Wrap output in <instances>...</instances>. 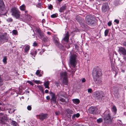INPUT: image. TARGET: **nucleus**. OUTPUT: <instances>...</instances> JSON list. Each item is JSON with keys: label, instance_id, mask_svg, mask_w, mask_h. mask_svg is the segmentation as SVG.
I'll list each match as a JSON object with an SVG mask.
<instances>
[{"label": "nucleus", "instance_id": "f257e3e1", "mask_svg": "<svg viewBox=\"0 0 126 126\" xmlns=\"http://www.w3.org/2000/svg\"><path fill=\"white\" fill-rule=\"evenodd\" d=\"M102 73L101 69L98 67L94 68L93 72V76L94 81L96 83L100 84L102 81L101 77Z\"/></svg>", "mask_w": 126, "mask_h": 126}, {"label": "nucleus", "instance_id": "f03ea898", "mask_svg": "<svg viewBox=\"0 0 126 126\" xmlns=\"http://www.w3.org/2000/svg\"><path fill=\"white\" fill-rule=\"evenodd\" d=\"M77 56L75 54H73L71 55L70 57L69 61L71 65L75 67L76 65L77 62Z\"/></svg>", "mask_w": 126, "mask_h": 126}, {"label": "nucleus", "instance_id": "7ed1b4c3", "mask_svg": "<svg viewBox=\"0 0 126 126\" xmlns=\"http://www.w3.org/2000/svg\"><path fill=\"white\" fill-rule=\"evenodd\" d=\"M103 118L105 123L109 124L112 123V119L111 118L110 113L105 114Z\"/></svg>", "mask_w": 126, "mask_h": 126}, {"label": "nucleus", "instance_id": "20e7f679", "mask_svg": "<svg viewBox=\"0 0 126 126\" xmlns=\"http://www.w3.org/2000/svg\"><path fill=\"white\" fill-rule=\"evenodd\" d=\"M11 12L12 15L16 18L17 19L19 18L20 12L16 8H12L11 9Z\"/></svg>", "mask_w": 126, "mask_h": 126}, {"label": "nucleus", "instance_id": "39448f33", "mask_svg": "<svg viewBox=\"0 0 126 126\" xmlns=\"http://www.w3.org/2000/svg\"><path fill=\"white\" fill-rule=\"evenodd\" d=\"M92 16L90 15L86 16L85 17L86 23L88 25H91L94 23V21L93 20Z\"/></svg>", "mask_w": 126, "mask_h": 126}, {"label": "nucleus", "instance_id": "423d86ee", "mask_svg": "<svg viewBox=\"0 0 126 126\" xmlns=\"http://www.w3.org/2000/svg\"><path fill=\"white\" fill-rule=\"evenodd\" d=\"M93 95L94 97L98 99H100L104 97L103 93L102 92H96L93 93Z\"/></svg>", "mask_w": 126, "mask_h": 126}, {"label": "nucleus", "instance_id": "0eeeda50", "mask_svg": "<svg viewBox=\"0 0 126 126\" xmlns=\"http://www.w3.org/2000/svg\"><path fill=\"white\" fill-rule=\"evenodd\" d=\"M7 33H5L3 34L0 35V42H2L3 41L6 42L8 40V37L7 36Z\"/></svg>", "mask_w": 126, "mask_h": 126}, {"label": "nucleus", "instance_id": "6e6552de", "mask_svg": "<svg viewBox=\"0 0 126 126\" xmlns=\"http://www.w3.org/2000/svg\"><path fill=\"white\" fill-rule=\"evenodd\" d=\"M51 94V101L53 103L55 104L57 103L56 96L55 94L51 92L50 93Z\"/></svg>", "mask_w": 126, "mask_h": 126}, {"label": "nucleus", "instance_id": "1a4fd4ad", "mask_svg": "<svg viewBox=\"0 0 126 126\" xmlns=\"http://www.w3.org/2000/svg\"><path fill=\"white\" fill-rule=\"evenodd\" d=\"M58 100L63 103L64 104H65L69 101L68 98L65 96L59 97L58 98Z\"/></svg>", "mask_w": 126, "mask_h": 126}, {"label": "nucleus", "instance_id": "9d476101", "mask_svg": "<svg viewBox=\"0 0 126 126\" xmlns=\"http://www.w3.org/2000/svg\"><path fill=\"white\" fill-rule=\"evenodd\" d=\"M118 48V51L120 54L124 56L126 55V50L124 47H119Z\"/></svg>", "mask_w": 126, "mask_h": 126}, {"label": "nucleus", "instance_id": "9b49d317", "mask_svg": "<svg viewBox=\"0 0 126 126\" xmlns=\"http://www.w3.org/2000/svg\"><path fill=\"white\" fill-rule=\"evenodd\" d=\"M36 116H39V118L41 120L46 119L48 117V114H47L41 113L39 115H37Z\"/></svg>", "mask_w": 126, "mask_h": 126}, {"label": "nucleus", "instance_id": "f8f14e48", "mask_svg": "<svg viewBox=\"0 0 126 126\" xmlns=\"http://www.w3.org/2000/svg\"><path fill=\"white\" fill-rule=\"evenodd\" d=\"M113 94L116 96H118L119 94L118 89L115 86H114L112 89Z\"/></svg>", "mask_w": 126, "mask_h": 126}, {"label": "nucleus", "instance_id": "ddd939ff", "mask_svg": "<svg viewBox=\"0 0 126 126\" xmlns=\"http://www.w3.org/2000/svg\"><path fill=\"white\" fill-rule=\"evenodd\" d=\"M97 110V109L96 107H91L89 109V113L90 114H95Z\"/></svg>", "mask_w": 126, "mask_h": 126}, {"label": "nucleus", "instance_id": "4468645a", "mask_svg": "<svg viewBox=\"0 0 126 126\" xmlns=\"http://www.w3.org/2000/svg\"><path fill=\"white\" fill-rule=\"evenodd\" d=\"M67 116L70 118L72 114L73 113V111L69 109H67L65 110Z\"/></svg>", "mask_w": 126, "mask_h": 126}, {"label": "nucleus", "instance_id": "2eb2a0df", "mask_svg": "<svg viewBox=\"0 0 126 126\" xmlns=\"http://www.w3.org/2000/svg\"><path fill=\"white\" fill-rule=\"evenodd\" d=\"M53 41L55 44L58 45L59 44V41L58 38L55 36H54L53 37Z\"/></svg>", "mask_w": 126, "mask_h": 126}, {"label": "nucleus", "instance_id": "dca6fc26", "mask_svg": "<svg viewBox=\"0 0 126 126\" xmlns=\"http://www.w3.org/2000/svg\"><path fill=\"white\" fill-rule=\"evenodd\" d=\"M61 77L63 79L67 78V74L66 72H63L60 73Z\"/></svg>", "mask_w": 126, "mask_h": 126}, {"label": "nucleus", "instance_id": "f3484780", "mask_svg": "<svg viewBox=\"0 0 126 126\" xmlns=\"http://www.w3.org/2000/svg\"><path fill=\"white\" fill-rule=\"evenodd\" d=\"M65 93L64 92H60L58 93L57 95L58 98L60 97H63L64 96Z\"/></svg>", "mask_w": 126, "mask_h": 126}, {"label": "nucleus", "instance_id": "a211bd4d", "mask_svg": "<svg viewBox=\"0 0 126 126\" xmlns=\"http://www.w3.org/2000/svg\"><path fill=\"white\" fill-rule=\"evenodd\" d=\"M69 38V34L68 32H67L66 34L65 37L63 38V40L67 42L68 41Z\"/></svg>", "mask_w": 126, "mask_h": 126}, {"label": "nucleus", "instance_id": "6ab92c4d", "mask_svg": "<svg viewBox=\"0 0 126 126\" xmlns=\"http://www.w3.org/2000/svg\"><path fill=\"white\" fill-rule=\"evenodd\" d=\"M76 19L79 22H81L83 20V19L79 16H77L76 17Z\"/></svg>", "mask_w": 126, "mask_h": 126}, {"label": "nucleus", "instance_id": "aec40b11", "mask_svg": "<svg viewBox=\"0 0 126 126\" xmlns=\"http://www.w3.org/2000/svg\"><path fill=\"white\" fill-rule=\"evenodd\" d=\"M72 101L74 103L76 104H78L80 102L79 100L78 99H73Z\"/></svg>", "mask_w": 126, "mask_h": 126}, {"label": "nucleus", "instance_id": "412c9836", "mask_svg": "<svg viewBox=\"0 0 126 126\" xmlns=\"http://www.w3.org/2000/svg\"><path fill=\"white\" fill-rule=\"evenodd\" d=\"M4 7V4L2 0H0V7L3 8Z\"/></svg>", "mask_w": 126, "mask_h": 126}, {"label": "nucleus", "instance_id": "4be33fe9", "mask_svg": "<svg viewBox=\"0 0 126 126\" xmlns=\"http://www.w3.org/2000/svg\"><path fill=\"white\" fill-rule=\"evenodd\" d=\"M49 83V82L48 81L44 83V85L46 88L49 89V87L48 86Z\"/></svg>", "mask_w": 126, "mask_h": 126}, {"label": "nucleus", "instance_id": "5701e85b", "mask_svg": "<svg viewBox=\"0 0 126 126\" xmlns=\"http://www.w3.org/2000/svg\"><path fill=\"white\" fill-rule=\"evenodd\" d=\"M30 46H29L27 45L25 49V51L26 52H27L29 50L30 48Z\"/></svg>", "mask_w": 126, "mask_h": 126}, {"label": "nucleus", "instance_id": "b1692460", "mask_svg": "<svg viewBox=\"0 0 126 126\" xmlns=\"http://www.w3.org/2000/svg\"><path fill=\"white\" fill-rule=\"evenodd\" d=\"M67 78H64L63 79V82L65 85H67V83L68 82V80L67 79Z\"/></svg>", "mask_w": 126, "mask_h": 126}, {"label": "nucleus", "instance_id": "393cba45", "mask_svg": "<svg viewBox=\"0 0 126 126\" xmlns=\"http://www.w3.org/2000/svg\"><path fill=\"white\" fill-rule=\"evenodd\" d=\"M80 116V115L79 113H77L76 114L74 115L72 117L73 119H74L75 118V117H78Z\"/></svg>", "mask_w": 126, "mask_h": 126}, {"label": "nucleus", "instance_id": "a878e982", "mask_svg": "<svg viewBox=\"0 0 126 126\" xmlns=\"http://www.w3.org/2000/svg\"><path fill=\"white\" fill-rule=\"evenodd\" d=\"M38 32L41 38H43L44 37V33L42 32H41L40 31H39Z\"/></svg>", "mask_w": 126, "mask_h": 126}, {"label": "nucleus", "instance_id": "bb28decb", "mask_svg": "<svg viewBox=\"0 0 126 126\" xmlns=\"http://www.w3.org/2000/svg\"><path fill=\"white\" fill-rule=\"evenodd\" d=\"M3 81L1 77L0 76V86L3 85Z\"/></svg>", "mask_w": 126, "mask_h": 126}, {"label": "nucleus", "instance_id": "cd10ccee", "mask_svg": "<svg viewBox=\"0 0 126 126\" xmlns=\"http://www.w3.org/2000/svg\"><path fill=\"white\" fill-rule=\"evenodd\" d=\"M112 109V111L116 113V112L117 109L116 107L115 106H113Z\"/></svg>", "mask_w": 126, "mask_h": 126}, {"label": "nucleus", "instance_id": "c85d7f7f", "mask_svg": "<svg viewBox=\"0 0 126 126\" xmlns=\"http://www.w3.org/2000/svg\"><path fill=\"white\" fill-rule=\"evenodd\" d=\"M103 8H108L109 7L108 4L107 3H104L103 6Z\"/></svg>", "mask_w": 126, "mask_h": 126}, {"label": "nucleus", "instance_id": "c756f323", "mask_svg": "<svg viewBox=\"0 0 126 126\" xmlns=\"http://www.w3.org/2000/svg\"><path fill=\"white\" fill-rule=\"evenodd\" d=\"M109 32V30H106L104 32L105 35V36H106L108 35V34Z\"/></svg>", "mask_w": 126, "mask_h": 126}, {"label": "nucleus", "instance_id": "7c9ffc66", "mask_svg": "<svg viewBox=\"0 0 126 126\" xmlns=\"http://www.w3.org/2000/svg\"><path fill=\"white\" fill-rule=\"evenodd\" d=\"M102 121L103 120L102 118H99L97 120V121L98 123H101Z\"/></svg>", "mask_w": 126, "mask_h": 126}, {"label": "nucleus", "instance_id": "2f4dec72", "mask_svg": "<svg viewBox=\"0 0 126 126\" xmlns=\"http://www.w3.org/2000/svg\"><path fill=\"white\" fill-rule=\"evenodd\" d=\"M13 34L14 35H16L17 34V31L16 30H14L13 31Z\"/></svg>", "mask_w": 126, "mask_h": 126}, {"label": "nucleus", "instance_id": "473e14b6", "mask_svg": "<svg viewBox=\"0 0 126 126\" xmlns=\"http://www.w3.org/2000/svg\"><path fill=\"white\" fill-rule=\"evenodd\" d=\"M126 57H124L123 58L122 60H121L120 61L123 63H125L126 62Z\"/></svg>", "mask_w": 126, "mask_h": 126}, {"label": "nucleus", "instance_id": "72a5a7b5", "mask_svg": "<svg viewBox=\"0 0 126 126\" xmlns=\"http://www.w3.org/2000/svg\"><path fill=\"white\" fill-rule=\"evenodd\" d=\"M7 59L6 57H4L3 59V62L5 64H6L7 63Z\"/></svg>", "mask_w": 126, "mask_h": 126}, {"label": "nucleus", "instance_id": "f704fd0d", "mask_svg": "<svg viewBox=\"0 0 126 126\" xmlns=\"http://www.w3.org/2000/svg\"><path fill=\"white\" fill-rule=\"evenodd\" d=\"M57 14H53L51 15V17L52 18L56 17H57Z\"/></svg>", "mask_w": 126, "mask_h": 126}, {"label": "nucleus", "instance_id": "c9c22d12", "mask_svg": "<svg viewBox=\"0 0 126 126\" xmlns=\"http://www.w3.org/2000/svg\"><path fill=\"white\" fill-rule=\"evenodd\" d=\"M65 10V8H60L59 10L60 12H63Z\"/></svg>", "mask_w": 126, "mask_h": 126}, {"label": "nucleus", "instance_id": "e433bc0d", "mask_svg": "<svg viewBox=\"0 0 126 126\" xmlns=\"http://www.w3.org/2000/svg\"><path fill=\"white\" fill-rule=\"evenodd\" d=\"M68 5L67 4H66L62 6V8H66L68 7Z\"/></svg>", "mask_w": 126, "mask_h": 126}, {"label": "nucleus", "instance_id": "4c0bfd02", "mask_svg": "<svg viewBox=\"0 0 126 126\" xmlns=\"http://www.w3.org/2000/svg\"><path fill=\"white\" fill-rule=\"evenodd\" d=\"M12 123L14 126H16L17 124V123L14 121H12Z\"/></svg>", "mask_w": 126, "mask_h": 126}, {"label": "nucleus", "instance_id": "58836bf2", "mask_svg": "<svg viewBox=\"0 0 126 126\" xmlns=\"http://www.w3.org/2000/svg\"><path fill=\"white\" fill-rule=\"evenodd\" d=\"M27 109L29 110H30L32 109V107L31 106H29L27 107Z\"/></svg>", "mask_w": 126, "mask_h": 126}, {"label": "nucleus", "instance_id": "ea45409f", "mask_svg": "<svg viewBox=\"0 0 126 126\" xmlns=\"http://www.w3.org/2000/svg\"><path fill=\"white\" fill-rule=\"evenodd\" d=\"M102 10L103 12H105L107 10V8H102Z\"/></svg>", "mask_w": 126, "mask_h": 126}, {"label": "nucleus", "instance_id": "a19ab883", "mask_svg": "<svg viewBox=\"0 0 126 126\" xmlns=\"http://www.w3.org/2000/svg\"><path fill=\"white\" fill-rule=\"evenodd\" d=\"M7 20L8 22H11L12 21L13 19L12 18H8V19Z\"/></svg>", "mask_w": 126, "mask_h": 126}, {"label": "nucleus", "instance_id": "79ce46f5", "mask_svg": "<svg viewBox=\"0 0 126 126\" xmlns=\"http://www.w3.org/2000/svg\"><path fill=\"white\" fill-rule=\"evenodd\" d=\"M114 21L116 22L117 24H118L119 23V20L117 19H115L114 20Z\"/></svg>", "mask_w": 126, "mask_h": 126}, {"label": "nucleus", "instance_id": "37998d69", "mask_svg": "<svg viewBox=\"0 0 126 126\" xmlns=\"http://www.w3.org/2000/svg\"><path fill=\"white\" fill-rule=\"evenodd\" d=\"M40 73V71L39 70H38L36 71V74L37 75H38Z\"/></svg>", "mask_w": 126, "mask_h": 126}, {"label": "nucleus", "instance_id": "c03bdc74", "mask_svg": "<svg viewBox=\"0 0 126 126\" xmlns=\"http://www.w3.org/2000/svg\"><path fill=\"white\" fill-rule=\"evenodd\" d=\"M60 114V112L59 111H57L55 112V114L57 115H59Z\"/></svg>", "mask_w": 126, "mask_h": 126}, {"label": "nucleus", "instance_id": "a18cd8bd", "mask_svg": "<svg viewBox=\"0 0 126 126\" xmlns=\"http://www.w3.org/2000/svg\"><path fill=\"white\" fill-rule=\"evenodd\" d=\"M92 90L91 89L89 88L88 89V93H91L92 92Z\"/></svg>", "mask_w": 126, "mask_h": 126}, {"label": "nucleus", "instance_id": "49530a36", "mask_svg": "<svg viewBox=\"0 0 126 126\" xmlns=\"http://www.w3.org/2000/svg\"><path fill=\"white\" fill-rule=\"evenodd\" d=\"M27 82L32 85H33V84L32 82L31 81H27Z\"/></svg>", "mask_w": 126, "mask_h": 126}, {"label": "nucleus", "instance_id": "de8ad7c7", "mask_svg": "<svg viewBox=\"0 0 126 126\" xmlns=\"http://www.w3.org/2000/svg\"><path fill=\"white\" fill-rule=\"evenodd\" d=\"M25 6L24 4H23L21 6H20V8H25Z\"/></svg>", "mask_w": 126, "mask_h": 126}, {"label": "nucleus", "instance_id": "09e8293b", "mask_svg": "<svg viewBox=\"0 0 126 126\" xmlns=\"http://www.w3.org/2000/svg\"><path fill=\"white\" fill-rule=\"evenodd\" d=\"M86 81V80L84 78H83L82 80V82H84Z\"/></svg>", "mask_w": 126, "mask_h": 126}, {"label": "nucleus", "instance_id": "8fccbe9b", "mask_svg": "<svg viewBox=\"0 0 126 126\" xmlns=\"http://www.w3.org/2000/svg\"><path fill=\"white\" fill-rule=\"evenodd\" d=\"M111 24V22H109L108 23V24L109 26H110Z\"/></svg>", "mask_w": 126, "mask_h": 126}, {"label": "nucleus", "instance_id": "3c124183", "mask_svg": "<svg viewBox=\"0 0 126 126\" xmlns=\"http://www.w3.org/2000/svg\"><path fill=\"white\" fill-rule=\"evenodd\" d=\"M33 46H36L37 45V44L35 42H34L33 43Z\"/></svg>", "mask_w": 126, "mask_h": 126}, {"label": "nucleus", "instance_id": "603ef678", "mask_svg": "<svg viewBox=\"0 0 126 126\" xmlns=\"http://www.w3.org/2000/svg\"><path fill=\"white\" fill-rule=\"evenodd\" d=\"M41 4L40 3H39L38 4V6H37V7H41Z\"/></svg>", "mask_w": 126, "mask_h": 126}, {"label": "nucleus", "instance_id": "864d4df0", "mask_svg": "<svg viewBox=\"0 0 126 126\" xmlns=\"http://www.w3.org/2000/svg\"><path fill=\"white\" fill-rule=\"evenodd\" d=\"M46 99L47 100H49L50 99V97L49 96H47L46 97Z\"/></svg>", "mask_w": 126, "mask_h": 126}, {"label": "nucleus", "instance_id": "5fc2aeb1", "mask_svg": "<svg viewBox=\"0 0 126 126\" xmlns=\"http://www.w3.org/2000/svg\"><path fill=\"white\" fill-rule=\"evenodd\" d=\"M39 89L41 91H42L43 90V88L41 87H39Z\"/></svg>", "mask_w": 126, "mask_h": 126}, {"label": "nucleus", "instance_id": "6e6d98bb", "mask_svg": "<svg viewBox=\"0 0 126 126\" xmlns=\"http://www.w3.org/2000/svg\"><path fill=\"white\" fill-rule=\"evenodd\" d=\"M52 6L50 4L48 6V8H52Z\"/></svg>", "mask_w": 126, "mask_h": 126}, {"label": "nucleus", "instance_id": "4d7b16f0", "mask_svg": "<svg viewBox=\"0 0 126 126\" xmlns=\"http://www.w3.org/2000/svg\"><path fill=\"white\" fill-rule=\"evenodd\" d=\"M39 81L35 80V82L36 83H39Z\"/></svg>", "mask_w": 126, "mask_h": 126}, {"label": "nucleus", "instance_id": "13d9d810", "mask_svg": "<svg viewBox=\"0 0 126 126\" xmlns=\"http://www.w3.org/2000/svg\"><path fill=\"white\" fill-rule=\"evenodd\" d=\"M45 92L46 93H48V91L47 90H46L45 91Z\"/></svg>", "mask_w": 126, "mask_h": 126}, {"label": "nucleus", "instance_id": "bf43d9fd", "mask_svg": "<svg viewBox=\"0 0 126 126\" xmlns=\"http://www.w3.org/2000/svg\"><path fill=\"white\" fill-rule=\"evenodd\" d=\"M20 10L22 11H24L25 10V8H20Z\"/></svg>", "mask_w": 126, "mask_h": 126}, {"label": "nucleus", "instance_id": "052dcab7", "mask_svg": "<svg viewBox=\"0 0 126 126\" xmlns=\"http://www.w3.org/2000/svg\"><path fill=\"white\" fill-rule=\"evenodd\" d=\"M47 33L49 35H50V33L49 32H48Z\"/></svg>", "mask_w": 126, "mask_h": 126}, {"label": "nucleus", "instance_id": "680f3d73", "mask_svg": "<svg viewBox=\"0 0 126 126\" xmlns=\"http://www.w3.org/2000/svg\"><path fill=\"white\" fill-rule=\"evenodd\" d=\"M45 19H43L42 20V22H43H43H45Z\"/></svg>", "mask_w": 126, "mask_h": 126}, {"label": "nucleus", "instance_id": "e2e57ef3", "mask_svg": "<svg viewBox=\"0 0 126 126\" xmlns=\"http://www.w3.org/2000/svg\"><path fill=\"white\" fill-rule=\"evenodd\" d=\"M27 17H28L29 18H30L31 17V16H29V15H28L27 16Z\"/></svg>", "mask_w": 126, "mask_h": 126}, {"label": "nucleus", "instance_id": "0e129e2a", "mask_svg": "<svg viewBox=\"0 0 126 126\" xmlns=\"http://www.w3.org/2000/svg\"><path fill=\"white\" fill-rule=\"evenodd\" d=\"M3 115V113H0V116H1V115Z\"/></svg>", "mask_w": 126, "mask_h": 126}, {"label": "nucleus", "instance_id": "69168bd1", "mask_svg": "<svg viewBox=\"0 0 126 126\" xmlns=\"http://www.w3.org/2000/svg\"><path fill=\"white\" fill-rule=\"evenodd\" d=\"M60 2L62 1V0H58Z\"/></svg>", "mask_w": 126, "mask_h": 126}, {"label": "nucleus", "instance_id": "338daca9", "mask_svg": "<svg viewBox=\"0 0 126 126\" xmlns=\"http://www.w3.org/2000/svg\"><path fill=\"white\" fill-rule=\"evenodd\" d=\"M39 77H41V74H40L39 75Z\"/></svg>", "mask_w": 126, "mask_h": 126}, {"label": "nucleus", "instance_id": "774afa93", "mask_svg": "<svg viewBox=\"0 0 126 126\" xmlns=\"http://www.w3.org/2000/svg\"><path fill=\"white\" fill-rule=\"evenodd\" d=\"M84 126V125H82L81 126Z\"/></svg>", "mask_w": 126, "mask_h": 126}]
</instances>
